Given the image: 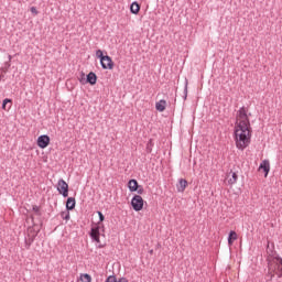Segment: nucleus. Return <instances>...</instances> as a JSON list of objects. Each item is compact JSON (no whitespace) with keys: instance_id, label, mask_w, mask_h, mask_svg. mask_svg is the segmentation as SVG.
Listing matches in <instances>:
<instances>
[{"instance_id":"7ed1b4c3","label":"nucleus","mask_w":282,"mask_h":282,"mask_svg":"<svg viewBox=\"0 0 282 282\" xmlns=\"http://www.w3.org/2000/svg\"><path fill=\"white\" fill-rule=\"evenodd\" d=\"M39 232H41V228H39V226H36V225H33L32 227L28 228L26 243H29V246H32V243L34 242V239H36V236L39 235Z\"/></svg>"},{"instance_id":"412c9836","label":"nucleus","mask_w":282,"mask_h":282,"mask_svg":"<svg viewBox=\"0 0 282 282\" xmlns=\"http://www.w3.org/2000/svg\"><path fill=\"white\" fill-rule=\"evenodd\" d=\"M106 282H120V280L116 279V275H109Z\"/></svg>"},{"instance_id":"a878e982","label":"nucleus","mask_w":282,"mask_h":282,"mask_svg":"<svg viewBox=\"0 0 282 282\" xmlns=\"http://www.w3.org/2000/svg\"><path fill=\"white\" fill-rule=\"evenodd\" d=\"M9 61H12V55H9Z\"/></svg>"},{"instance_id":"aec40b11","label":"nucleus","mask_w":282,"mask_h":282,"mask_svg":"<svg viewBox=\"0 0 282 282\" xmlns=\"http://www.w3.org/2000/svg\"><path fill=\"white\" fill-rule=\"evenodd\" d=\"M62 219H65L66 221H69V212H62L61 213Z\"/></svg>"},{"instance_id":"9b49d317","label":"nucleus","mask_w":282,"mask_h":282,"mask_svg":"<svg viewBox=\"0 0 282 282\" xmlns=\"http://www.w3.org/2000/svg\"><path fill=\"white\" fill-rule=\"evenodd\" d=\"M187 186H188V181L181 178L178 181V185H177L178 193H184V191H186Z\"/></svg>"},{"instance_id":"4468645a","label":"nucleus","mask_w":282,"mask_h":282,"mask_svg":"<svg viewBox=\"0 0 282 282\" xmlns=\"http://www.w3.org/2000/svg\"><path fill=\"white\" fill-rule=\"evenodd\" d=\"M2 109H3V111H10V109H12V99L6 98L2 101Z\"/></svg>"},{"instance_id":"bb28decb","label":"nucleus","mask_w":282,"mask_h":282,"mask_svg":"<svg viewBox=\"0 0 282 282\" xmlns=\"http://www.w3.org/2000/svg\"><path fill=\"white\" fill-rule=\"evenodd\" d=\"M33 210H39V207H34Z\"/></svg>"},{"instance_id":"dca6fc26","label":"nucleus","mask_w":282,"mask_h":282,"mask_svg":"<svg viewBox=\"0 0 282 282\" xmlns=\"http://www.w3.org/2000/svg\"><path fill=\"white\" fill-rule=\"evenodd\" d=\"M128 187L131 193H135V191H138V181L130 180L128 183Z\"/></svg>"},{"instance_id":"6e6552de","label":"nucleus","mask_w":282,"mask_h":282,"mask_svg":"<svg viewBox=\"0 0 282 282\" xmlns=\"http://www.w3.org/2000/svg\"><path fill=\"white\" fill-rule=\"evenodd\" d=\"M259 171H263L264 177H268V174L270 173V161L269 160H263L260 163Z\"/></svg>"},{"instance_id":"6ab92c4d","label":"nucleus","mask_w":282,"mask_h":282,"mask_svg":"<svg viewBox=\"0 0 282 282\" xmlns=\"http://www.w3.org/2000/svg\"><path fill=\"white\" fill-rule=\"evenodd\" d=\"M80 281L82 282H91V275H89L87 273H83V274H80Z\"/></svg>"},{"instance_id":"b1692460","label":"nucleus","mask_w":282,"mask_h":282,"mask_svg":"<svg viewBox=\"0 0 282 282\" xmlns=\"http://www.w3.org/2000/svg\"><path fill=\"white\" fill-rule=\"evenodd\" d=\"M99 215V221H105V215H102L101 212H98Z\"/></svg>"},{"instance_id":"5701e85b","label":"nucleus","mask_w":282,"mask_h":282,"mask_svg":"<svg viewBox=\"0 0 282 282\" xmlns=\"http://www.w3.org/2000/svg\"><path fill=\"white\" fill-rule=\"evenodd\" d=\"M31 12H32V14H34V17H36V14H39V10H36V7H32Z\"/></svg>"},{"instance_id":"393cba45","label":"nucleus","mask_w":282,"mask_h":282,"mask_svg":"<svg viewBox=\"0 0 282 282\" xmlns=\"http://www.w3.org/2000/svg\"><path fill=\"white\" fill-rule=\"evenodd\" d=\"M119 282H129V281L127 280V278H120Z\"/></svg>"},{"instance_id":"f03ea898","label":"nucleus","mask_w":282,"mask_h":282,"mask_svg":"<svg viewBox=\"0 0 282 282\" xmlns=\"http://www.w3.org/2000/svg\"><path fill=\"white\" fill-rule=\"evenodd\" d=\"M269 272L271 276H274V274H276V276L281 279L282 276V259L281 258L279 257L273 258V260L269 264Z\"/></svg>"},{"instance_id":"1a4fd4ad","label":"nucleus","mask_w":282,"mask_h":282,"mask_svg":"<svg viewBox=\"0 0 282 282\" xmlns=\"http://www.w3.org/2000/svg\"><path fill=\"white\" fill-rule=\"evenodd\" d=\"M90 237L97 243H100V227H93L90 231Z\"/></svg>"},{"instance_id":"a211bd4d","label":"nucleus","mask_w":282,"mask_h":282,"mask_svg":"<svg viewBox=\"0 0 282 282\" xmlns=\"http://www.w3.org/2000/svg\"><path fill=\"white\" fill-rule=\"evenodd\" d=\"M237 180H238L237 173L232 172L231 177L228 180L229 186L237 184Z\"/></svg>"},{"instance_id":"2eb2a0df","label":"nucleus","mask_w":282,"mask_h":282,"mask_svg":"<svg viewBox=\"0 0 282 282\" xmlns=\"http://www.w3.org/2000/svg\"><path fill=\"white\" fill-rule=\"evenodd\" d=\"M66 208L67 210H74V208H76V199L73 197H69L66 202Z\"/></svg>"},{"instance_id":"9d476101","label":"nucleus","mask_w":282,"mask_h":282,"mask_svg":"<svg viewBox=\"0 0 282 282\" xmlns=\"http://www.w3.org/2000/svg\"><path fill=\"white\" fill-rule=\"evenodd\" d=\"M86 83H89V85H96V83H98V76H96V73L90 72L87 75Z\"/></svg>"},{"instance_id":"ddd939ff","label":"nucleus","mask_w":282,"mask_h":282,"mask_svg":"<svg viewBox=\"0 0 282 282\" xmlns=\"http://www.w3.org/2000/svg\"><path fill=\"white\" fill-rule=\"evenodd\" d=\"M237 239H239L237 231H230L229 237H228V246H232V243H235V241H237Z\"/></svg>"},{"instance_id":"f3484780","label":"nucleus","mask_w":282,"mask_h":282,"mask_svg":"<svg viewBox=\"0 0 282 282\" xmlns=\"http://www.w3.org/2000/svg\"><path fill=\"white\" fill-rule=\"evenodd\" d=\"M130 11H131L132 14H139V12H140V4L138 2H133L130 6Z\"/></svg>"},{"instance_id":"4be33fe9","label":"nucleus","mask_w":282,"mask_h":282,"mask_svg":"<svg viewBox=\"0 0 282 282\" xmlns=\"http://www.w3.org/2000/svg\"><path fill=\"white\" fill-rule=\"evenodd\" d=\"M96 56H97V58H100V61H102V58H105L106 55L102 54L101 50H97L96 51Z\"/></svg>"},{"instance_id":"423d86ee","label":"nucleus","mask_w":282,"mask_h":282,"mask_svg":"<svg viewBox=\"0 0 282 282\" xmlns=\"http://www.w3.org/2000/svg\"><path fill=\"white\" fill-rule=\"evenodd\" d=\"M101 67L102 69H113V59L109 55L101 57Z\"/></svg>"},{"instance_id":"39448f33","label":"nucleus","mask_w":282,"mask_h":282,"mask_svg":"<svg viewBox=\"0 0 282 282\" xmlns=\"http://www.w3.org/2000/svg\"><path fill=\"white\" fill-rule=\"evenodd\" d=\"M57 191L59 195H63V197H67L69 195V185L65 180L61 178L57 183Z\"/></svg>"},{"instance_id":"f8f14e48","label":"nucleus","mask_w":282,"mask_h":282,"mask_svg":"<svg viewBox=\"0 0 282 282\" xmlns=\"http://www.w3.org/2000/svg\"><path fill=\"white\" fill-rule=\"evenodd\" d=\"M155 109H156V111H160V112L165 111V109H166V100L161 99L160 101H158L155 104Z\"/></svg>"},{"instance_id":"f257e3e1","label":"nucleus","mask_w":282,"mask_h":282,"mask_svg":"<svg viewBox=\"0 0 282 282\" xmlns=\"http://www.w3.org/2000/svg\"><path fill=\"white\" fill-rule=\"evenodd\" d=\"M252 139V127L250 126V119L248 118V111L246 108H240L236 117L235 124V142L239 151H243L250 147V140Z\"/></svg>"},{"instance_id":"0eeeda50","label":"nucleus","mask_w":282,"mask_h":282,"mask_svg":"<svg viewBox=\"0 0 282 282\" xmlns=\"http://www.w3.org/2000/svg\"><path fill=\"white\" fill-rule=\"evenodd\" d=\"M37 147L40 149H47L50 147V137L47 134L40 135L37 138Z\"/></svg>"},{"instance_id":"20e7f679","label":"nucleus","mask_w":282,"mask_h":282,"mask_svg":"<svg viewBox=\"0 0 282 282\" xmlns=\"http://www.w3.org/2000/svg\"><path fill=\"white\" fill-rule=\"evenodd\" d=\"M131 206L133 210L139 213V210H142L144 208V199L140 195H134L131 200Z\"/></svg>"}]
</instances>
